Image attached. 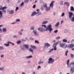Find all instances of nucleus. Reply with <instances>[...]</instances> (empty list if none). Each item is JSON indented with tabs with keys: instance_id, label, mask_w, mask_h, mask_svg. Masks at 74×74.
Wrapping results in <instances>:
<instances>
[{
	"instance_id": "e433bc0d",
	"label": "nucleus",
	"mask_w": 74,
	"mask_h": 74,
	"mask_svg": "<svg viewBox=\"0 0 74 74\" xmlns=\"http://www.w3.org/2000/svg\"><path fill=\"white\" fill-rule=\"evenodd\" d=\"M16 22L17 23V22H20V19H17L16 20Z\"/></svg>"
},
{
	"instance_id": "79ce46f5",
	"label": "nucleus",
	"mask_w": 74,
	"mask_h": 74,
	"mask_svg": "<svg viewBox=\"0 0 74 74\" xmlns=\"http://www.w3.org/2000/svg\"><path fill=\"white\" fill-rule=\"evenodd\" d=\"M71 43L74 44V39H73L71 40Z\"/></svg>"
},
{
	"instance_id": "58836bf2",
	"label": "nucleus",
	"mask_w": 74,
	"mask_h": 74,
	"mask_svg": "<svg viewBox=\"0 0 74 74\" xmlns=\"http://www.w3.org/2000/svg\"><path fill=\"white\" fill-rule=\"evenodd\" d=\"M21 43V41L20 40L17 41V44H19Z\"/></svg>"
},
{
	"instance_id": "0e129e2a",
	"label": "nucleus",
	"mask_w": 74,
	"mask_h": 74,
	"mask_svg": "<svg viewBox=\"0 0 74 74\" xmlns=\"http://www.w3.org/2000/svg\"><path fill=\"white\" fill-rule=\"evenodd\" d=\"M2 12H3L4 13H6V11L5 10H2Z\"/></svg>"
},
{
	"instance_id": "f257e3e1",
	"label": "nucleus",
	"mask_w": 74,
	"mask_h": 74,
	"mask_svg": "<svg viewBox=\"0 0 74 74\" xmlns=\"http://www.w3.org/2000/svg\"><path fill=\"white\" fill-rule=\"evenodd\" d=\"M48 30L49 31L50 33H51L52 31L53 30V29L52 28V25L51 24H50L47 25V28H46L45 30V31H48Z\"/></svg>"
},
{
	"instance_id": "dca6fc26",
	"label": "nucleus",
	"mask_w": 74,
	"mask_h": 74,
	"mask_svg": "<svg viewBox=\"0 0 74 74\" xmlns=\"http://www.w3.org/2000/svg\"><path fill=\"white\" fill-rule=\"evenodd\" d=\"M9 14H14V11L13 10H10Z\"/></svg>"
},
{
	"instance_id": "7c9ffc66",
	"label": "nucleus",
	"mask_w": 74,
	"mask_h": 74,
	"mask_svg": "<svg viewBox=\"0 0 74 74\" xmlns=\"http://www.w3.org/2000/svg\"><path fill=\"white\" fill-rule=\"evenodd\" d=\"M42 6H43V7H44L45 8H46L47 7V5L46 3H44V4Z\"/></svg>"
},
{
	"instance_id": "2eb2a0df",
	"label": "nucleus",
	"mask_w": 74,
	"mask_h": 74,
	"mask_svg": "<svg viewBox=\"0 0 74 74\" xmlns=\"http://www.w3.org/2000/svg\"><path fill=\"white\" fill-rule=\"evenodd\" d=\"M50 45L48 43H46L45 45V46L47 48H48L49 47H50Z\"/></svg>"
},
{
	"instance_id": "ddd939ff",
	"label": "nucleus",
	"mask_w": 74,
	"mask_h": 74,
	"mask_svg": "<svg viewBox=\"0 0 74 74\" xmlns=\"http://www.w3.org/2000/svg\"><path fill=\"white\" fill-rule=\"evenodd\" d=\"M21 50L22 51H24L25 50L24 46L21 45Z\"/></svg>"
},
{
	"instance_id": "0eeeda50",
	"label": "nucleus",
	"mask_w": 74,
	"mask_h": 74,
	"mask_svg": "<svg viewBox=\"0 0 74 74\" xmlns=\"http://www.w3.org/2000/svg\"><path fill=\"white\" fill-rule=\"evenodd\" d=\"M73 15V12H69V18L71 19L72 17V16Z\"/></svg>"
},
{
	"instance_id": "a18cd8bd",
	"label": "nucleus",
	"mask_w": 74,
	"mask_h": 74,
	"mask_svg": "<svg viewBox=\"0 0 74 74\" xmlns=\"http://www.w3.org/2000/svg\"><path fill=\"white\" fill-rule=\"evenodd\" d=\"M4 48V47H3L2 46H1L0 47V50H2V49H3Z\"/></svg>"
},
{
	"instance_id": "c756f323",
	"label": "nucleus",
	"mask_w": 74,
	"mask_h": 74,
	"mask_svg": "<svg viewBox=\"0 0 74 74\" xmlns=\"http://www.w3.org/2000/svg\"><path fill=\"white\" fill-rule=\"evenodd\" d=\"M70 10L71 11H74V8L73 6H71L70 7Z\"/></svg>"
},
{
	"instance_id": "2f4dec72",
	"label": "nucleus",
	"mask_w": 74,
	"mask_h": 74,
	"mask_svg": "<svg viewBox=\"0 0 74 74\" xmlns=\"http://www.w3.org/2000/svg\"><path fill=\"white\" fill-rule=\"evenodd\" d=\"M59 22H58L56 23V24L55 25V27H57L58 26H59Z\"/></svg>"
},
{
	"instance_id": "09e8293b",
	"label": "nucleus",
	"mask_w": 74,
	"mask_h": 74,
	"mask_svg": "<svg viewBox=\"0 0 74 74\" xmlns=\"http://www.w3.org/2000/svg\"><path fill=\"white\" fill-rule=\"evenodd\" d=\"M60 38V36H58L57 37H56V40H58Z\"/></svg>"
},
{
	"instance_id": "423d86ee",
	"label": "nucleus",
	"mask_w": 74,
	"mask_h": 74,
	"mask_svg": "<svg viewBox=\"0 0 74 74\" xmlns=\"http://www.w3.org/2000/svg\"><path fill=\"white\" fill-rule=\"evenodd\" d=\"M74 72V67L73 66H71L70 68V73L71 74L73 73Z\"/></svg>"
},
{
	"instance_id": "e2e57ef3",
	"label": "nucleus",
	"mask_w": 74,
	"mask_h": 74,
	"mask_svg": "<svg viewBox=\"0 0 74 74\" xmlns=\"http://www.w3.org/2000/svg\"><path fill=\"white\" fill-rule=\"evenodd\" d=\"M71 65H73V66H74V62H72L71 63V64H70Z\"/></svg>"
},
{
	"instance_id": "a211bd4d",
	"label": "nucleus",
	"mask_w": 74,
	"mask_h": 74,
	"mask_svg": "<svg viewBox=\"0 0 74 74\" xmlns=\"http://www.w3.org/2000/svg\"><path fill=\"white\" fill-rule=\"evenodd\" d=\"M3 14L2 11H0V19L3 17Z\"/></svg>"
},
{
	"instance_id": "412c9836",
	"label": "nucleus",
	"mask_w": 74,
	"mask_h": 74,
	"mask_svg": "<svg viewBox=\"0 0 74 74\" xmlns=\"http://www.w3.org/2000/svg\"><path fill=\"white\" fill-rule=\"evenodd\" d=\"M27 40V38H24L22 39V41L23 42Z\"/></svg>"
},
{
	"instance_id": "1a4fd4ad",
	"label": "nucleus",
	"mask_w": 74,
	"mask_h": 74,
	"mask_svg": "<svg viewBox=\"0 0 74 74\" xmlns=\"http://www.w3.org/2000/svg\"><path fill=\"white\" fill-rule=\"evenodd\" d=\"M69 60H68L67 61L66 64H67V67H68L69 68L71 67V64H69Z\"/></svg>"
},
{
	"instance_id": "052dcab7",
	"label": "nucleus",
	"mask_w": 74,
	"mask_h": 74,
	"mask_svg": "<svg viewBox=\"0 0 74 74\" xmlns=\"http://www.w3.org/2000/svg\"><path fill=\"white\" fill-rule=\"evenodd\" d=\"M10 42V44H12L13 46V45H14V43H13L12 42Z\"/></svg>"
},
{
	"instance_id": "3c124183",
	"label": "nucleus",
	"mask_w": 74,
	"mask_h": 74,
	"mask_svg": "<svg viewBox=\"0 0 74 74\" xmlns=\"http://www.w3.org/2000/svg\"><path fill=\"white\" fill-rule=\"evenodd\" d=\"M41 9L42 10H43L44 9V7H43V6H42Z\"/></svg>"
},
{
	"instance_id": "bb28decb",
	"label": "nucleus",
	"mask_w": 74,
	"mask_h": 74,
	"mask_svg": "<svg viewBox=\"0 0 74 74\" xmlns=\"http://www.w3.org/2000/svg\"><path fill=\"white\" fill-rule=\"evenodd\" d=\"M29 50L30 52L33 53V50L31 48H30Z\"/></svg>"
},
{
	"instance_id": "69168bd1",
	"label": "nucleus",
	"mask_w": 74,
	"mask_h": 74,
	"mask_svg": "<svg viewBox=\"0 0 74 74\" xmlns=\"http://www.w3.org/2000/svg\"><path fill=\"white\" fill-rule=\"evenodd\" d=\"M4 56V55H2L1 56V58H3Z\"/></svg>"
},
{
	"instance_id": "b1692460",
	"label": "nucleus",
	"mask_w": 74,
	"mask_h": 74,
	"mask_svg": "<svg viewBox=\"0 0 74 74\" xmlns=\"http://www.w3.org/2000/svg\"><path fill=\"white\" fill-rule=\"evenodd\" d=\"M64 5L66 4V5L68 6H69V2H65L64 3Z\"/></svg>"
},
{
	"instance_id": "6ab92c4d",
	"label": "nucleus",
	"mask_w": 74,
	"mask_h": 74,
	"mask_svg": "<svg viewBox=\"0 0 74 74\" xmlns=\"http://www.w3.org/2000/svg\"><path fill=\"white\" fill-rule=\"evenodd\" d=\"M46 11H48L49 10H50V7H47L46 8Z\"/></svg>"
},
{
	"instance_id": "f3484780",
	"label": "nucleus",
	"mask_w": 74,
	"mask_h": 74,
	"mask_svg": "<svg viewBox=\"0 0 74 74\" xmlns=\"http://www.w3.org/2000/svg\"><path fill=\"white\" fill-rule=\"evenodd\" d=\"M44 62L42 60H40L38 62V65H40L41 64H43Z\"/></svg>"
},
{
	"instance_id": "5fc2aeb1",
	"label": "nucleus",
	"mask_w": 74,
	"mask_h": 74,
	"mask_svg": "<svg viewBox=\"0 0 74 74\" xmlns=\"http://www.w3.org/2000/svg\"><path fill=\"white\" fill-rule=\"evenodd\" d=\"M18 9H19V8L18 7H16L15 10L16 11H17V10H18Z\"/></svg>"
},
{
	"instance_id": "603ef678",
	"label": "nucleus",
	"mask_w": 74,
	"mask_h": 74,
	"mask_svg": "<svg viewBox=\"0 0 74 74\" xmlns=\"http://www.w3.org/2000/svg\"><path fill=\"white\" fill-rule=\"evenodd\" d=\"M65 15V13H62V14H61V16L63 17Z\"/></svg>"
},
{
	"instance_id": "864d4df0",
	"label": "nucleus",
	"mask_w": 74,
	"mask_h": 74,
	"mask_svg": "<svg viewBox=\"0 0 74 74\" xmlns=\"http://www.w3.org/2000/svg\"><path fill=\"white\" fill-rule=\"evenodd\" d=\"M42 26L44 27L45 28H47V26L45 25H42Z\"/></svg>"
},
{
	"instance_id": "37998d69",
	"label": "nucleus",
	"mask_w": 74,
	"mask_h": 74,
	"mask_svg": "<svg viewBox=\"0 0 74 74\" xmlns=\"http://www.w3.org/2000/svg\"><path fill=\"white\" fill-rule=\"evenodd\" d=\"M68 50L66 51L65 52V56H67V53H68Z\"/></svg>"
},
{
	"instance_id": "9d476101",
	"label": "nucleus",
	"mask_w": 74,
	"mask_h": 74,
	"mask_svg": "<svg viewBox=\"0 0 74 74\" xmlns=\"http://www.w3.org/2000/svg\"><path fill=\"white\" fill-rule=\"evenodd\" d=\"M33 33H34L35 36H38V34L36 30H33Z\"/></svg>"
},
{
	"instance_id": "7ed1b4c3",
	"label": "nucleus",
	"mask_w": 74,
	"mask_h": 74,
	"mask_svg": "<svg viewBox=\"0 0 74 74\" xmlns=\"http://www.w3.org/2000/svg\"><path fill=\"white\" fill-rule=\"evenodd\" d=\"M42 14L41 12H36L35 11L33 12L32 14H31V16H34L35 15L38 14V15H40Z\"/></svg>"
},
{
	"instance_id": "774afa93",
	"label": "nucleus",
	"mask_w": 74,
	"mask_h": 74,
	"mask_svg": "<svg viewBox=\"0 0 74 74\" xmlns=\"http://www.w3.org/2000/svg\"><path fill=\"white\" fill-rule=\"evenodd\" d=\"M36 11L37 12H40L39 9H38L36 10Z\"/></svg>"
},
{
	"instance_id": "cd10ccee",
	"label": "nucleus",
	"mask_w": 74,
	"mask_h": 74,
	"mask_svg": "<svg viewBox=\"0 0 74 74\" xmlns=\"http://www.w3.org/2000/svg\"><path fill=\"white\" fill-rule=\"evenodd\" d=\"M24 46L25 47V48L27 49H28V45H24Z\"/></svg>"
},
{
	"instance_id": "bf43d9fd",
	"label": "nucleus",
	"mask_w": 74,
	"mask_h": 74,
	"mask_svg": "<svg viewBox=\"0 0 74 74\" xmlns=\"http://www.w3.org/2000/svg\"><path fill=\"white\" fill-rule=\"evenodd\" d=\"M58 30H55V31L54 32L55 33H56L58 32Z\"/></svg>"
},
{
	"instance_id": "9b49d317",
	"label": "nucleus",
	"mask_w": 74,
	"mask_h": 74,
	"mask_svg": "<svg viewBox=\"0 0 74 74\" xmlns=\"http://www.w3.org/2000/svg\"><path fill=\"white\" fill-rule=\"evenodd\" d=\"M38 30L41 32H43V31H45L44 29L43 28H39L38 29Z\"/></svg>"
},
{
	"instance_id": "c85d7f7f",
	"label": "nucleus",
	"mask_w": 74,
	"mask_h": 74,
	"mask_svg": "<svg viewBox=\"0 0 74 74\" xmlns=\"http://www.w3.org/2000/svg\"><path fill=\"white\" fill-rule=\"evenodd\" d=\"M2 31L3 32H7L6 29L5 28H3L2 29Z\"/></svg>"
},
{
	"instance_id": "4be33fe9",
	"label": "nucleus",
	"mask_w": 74,
	"mask_h": 74,
	"mask_svg": "<svg viewBox=\"0 0 74 74\" xmlns=\"http://www.w3.org/2000/svg\"><path fill=\"white\" fill-rule=\"evenodd\" d=\"M30 46L31 48H32L33 49H36V47H35L34 46H33L32 45H31Z\"/></svg>"
},
{
	"instance_id": "f03ea898",
	"label": "nucleus",
	"mask_w": 74,
	"mask_h": 74,
	"mask_svg": "<svg viewBox=\"0 0 74 74\" xmlns=\"http://www.w3.org/2000/svg\"><path fill=\"white\" fill-rule=\"evenodd\" d=\"M61 43V41H58L57 42H55L54 44L53 45V47L54 48V50L56 51V45H59Z\"/></svg>"
},
{
	"instance_id": "393cba45",
	"label": "nucleus",
	"mask_w": 74,
	"mask_h": 74,
	"mask_svg": "<svg viewBox=\"0 0 74 74\" xmlns=\"http://www.w3.org/2000/svg\"><path fill=\"white\" fill-rule=\"evenodd\" d=\"M33 57L32 56H28L26 57V58L27 59H29V58H32Z\"/></svg>"
},
{
	"instance_id": "f704fd0d",
	"label": "nucleus",
	"mask_w": 74,
	"mask_h": 74,
	"mask_svg": "<svg viewBox=\"0 0 74 74\" xmlns=\"http://www.w3.org/2000/svg\"><path fill=\"white\" fill-rule=\"evenodd\" d=\"M4 69V67H0V70L1 71H3Z\"/></svg>"
},
{
	"instance_id": "5701e85b",
	"label": "nucleus",
	"mask_w": 74,
	"mask_h": 74,
	"mask_svg": "<svg viewBox=\"0 0 74 74\" xmlns=\"http://www.w3.org/2000/svg\"><path fill=\"white\" fill-rule=\"evenodd\" d=\"M53 48H54V49H50V51H48V53H51L53 50H54V47H53Z\"/></svg>"
},
{
	"instance_id": "4c0bfd02",
	"label": "nucleus",
	"mask_w": 74,
	"mask_h": 74,
	"mask_svg": "<svg viewBox=\"0 0 74 74\" xmlns=\"http://www.w3.org/2000/svg\"><path fill=\"white\" fill-rule=\"evenodd\" d=\"M24 3L23 2H22L20 4L21 7H23L24 5Z\"/></svg>"
},
{
	"instance_id": "39448f33",
	"label": "nucleus",
	"mask_w": 74,
	"mask_h": 74,
	"mask_svg": "<svg viewBox=\"0 0 74 74\" xmlns=\"http://www.w3.org/2000/svg\"><path fill=\"white\" fill-rule=\"evenodd\" d=\"M49 61L48 62V63L49 64H53V62L54 61V60L52 58H49Z\"/></svg>"
},
{
	"instance_id": "4468645a",
	"label": "nucleus",
	"mask_w": 74,
	"mask_h": 74,
	"mask_svg": "<svg viewBox=\"0 0 74 74\" xmlns=\"http://www.w3.org/2000/svg\"><path fill=\"white\" fill-rule=\"evenodd\" d=\"M10 43V42L8 41V42H7V44L4 43V45L5 46V47H9L10 46V45H9Z\"/></svg>"
},
{
	"instance_id": "6e6d98bb",
	"label": "nucleus",
	"mask_w": 74,
	"mask_h": 74,
	"mask_svg": "<svg viewBox=\"0 0 74 74\" xmlns=\"http://www.w3.org/2000/svg\"><path fill=\"white\" fill-rule=\"evenodd\" d=\"M35 43H37V44H38V43H39V42H38V41L37 40H36L35 41Z\"/></svg>"
},
{
	"instance_id": "a19ab883",
	"label": "nucleus",
	"mask_w": 74,
	"mask_h": 74,
	"mask_svg": "<svg viewBox=\"0 0 74 74\" xmlns=\"http://www.w3.org/2000/svg\"><path fill=\"white\" fill-rule=\"evenodd\" d=\"M6 8H7L5 6L2 8V9L1 10H4V9H6Z\"/></svg>"
},
{
	"instance_id": "f8f14e48",
	"label": "nucleus",
	"mask_w": 74,
	"mask_h": 74,
	"mask_svg": "<svg viewBox=\"0 0 74 74\" xmlns=\"http://www.w3.org/2000/svg\"><path fill=\"white\" fill-rule=\"evenodd\" d=\"M54 3V1H52L50 5V7L53 8V3Z\"/></svg>"
},
{
	"instance_id": "338daca9",
	"label": "nucleus",
	"mask_w": 74,
	"mask_h": 74,
	"mask_svg": "<svg viewBox=\"0 0 74 74\" xmlns=\"http://www.w3.org/2000/svg\"><path fill=\"white\" fill-rule=\"evenodd\" d=\"M34 28L33 27H31V30H34Z\"/></svg>"
},
{
	"instance_id": "473e14b6",
	"label": "nucleus",
	"mask_w": 74,
	"mask_h": 74,
	"mask_svg": "<svg viewBox=\"0 0 74 74\" xmlns=\"http://www.w3.org/2000/svg\"><path fill=\"white\" fill-rule=\"evenodd\" d=\"M62 42H64L66 43L67 42V40H66L65 39H64L62 40Z\"/></svg>"
},
{
	"instance_id": "ea45409f",
	"label": "nucleus",
	"mask_w": 74,
	"mask_h": 74,
	"mask_svg": "<svg viewBox=\"0 0 74 74\" xmlns=\"http://www.w3.org/2000/svg\"><path fill=\"white\" fill-rule=\"evenodd\" d=\"M6 8H7L5 6L2 8V9L1 10H4V9H6Z\"/></svg>"
},
{
	"instance_id": "72a5a7b5",
	"label": "nucleus",
	"mask_w": 74,
	"mask_h": 74,
	"mask_svg": "<svg viewBox=\"0 0 74 74\" xmlns=\"http://www.w3.org/2000/svg\"><path fill=\"white\" fill-rule=\"evenodd\" d=\"M29 1V0H25L24 2L25 3H28Z\"/></svg>"
},
{
	"instance_id": "49530a36",
	"label": "nucleus",
	"mask_w": 74,
	"mask_h": 74,
	"mask_svg": "<svg viewBox=\"0 0 74 74\" xmlns=\"http://www.w3.org/2000/svg\"><path fill=\"white\" fill-rule=\"evenodd\" d=\"M56 12H53V15L54 16H55L56 15Z\"/></svg>"
},
{
	"instance_id": "13d9d810",
	"label": "nucleus",
	"mask_w": 74,
	"mask_h": 74,
	"mask_svg": "<svg viewBox=\"0 0 74 74\" xmlns=\"http://www.w3.org/2000/svg\"><path fill=\"white\" fill-rule=\"evenodd\" d=\"M41 66H38V68H37V70L39 69H41Z\"/></svg>"
},
{
	"instance_id": "a878e982",
	"label": "nucleus",
	"mask_w": 74,
	"mask_h": 74,
	"mask_svg": "<svg viewBox=\"0 0 74 74\" xmlns=\"http://www.w3.org/2000/svg\"><path fill=\"white\" fill-rule=\"evenodd\" d=\"M48 23V21H43L42 23L43 24H47Z\"/></svg>"
},
{
	"instance_id": "20e7f679",
	"label": "nucleus",
	"mask_w": 74,
	"mask_h": 74,
	"mask_svg": "<svg viewBox=\"0 0 74 74\" xmlns=\"http://www.w3.org/2000/svg\"><path fill=\"white\" fill-rule=\"evenodd\" d=\"M67 45L65 43H60V46L63 49H65L67 47Z\"/></svg>"
},
{
	"instance_id": "6e6552de",
	"label": "nucleus",
	"mask_w": 74,
	"mask_h": 74,
	"mask_svg": "<svg viewBox=\"0 0 74 74\" xmlns=\"http://www.w3.org/2000/svg\"><path fill=\"white\" fill-rule=\"evenodd\" d=\"M74 47V45L73 44H70L68 46V48H71Z\"/></svg>"
},
{
	"instance_id": "de8ad7c7",
	"label": "nucleus",
	"mask_w": 74,
	"mask_h": 74,
	"mask_svg": "<svg viewBox=\"0 0 74 74\" xmlns=\"http://www.w3.org/2000/svg\"><path fill=\"white\" fill-rule=\"evenodd\" d=\"M71 21H72L74 22V17H73L72 18Z\"/></svg>"
},
{
	"instance_id": "8fccbe9b",
	"label": "nucleus",
	"mask_w": 74,
	"mask_h": 74,
	"mask_svg": "<svg viewBox=\"0 0 74 74\" xmlns=\"http://www.w3.org/2000/svg\"><path fill=\"white\" fill-rule=\"evenodd\" d=\"M71 57L72 58H73L74 57V55L73 54H71Z\"/></svg>"
},
{
	"instance_id": "680f3d73",
	"label": "nucleus",
	"mask_w": 74,
	"mask_h": 74,
	"mask_svg": "<svg viewBox=\"0 0 74 74\" xmlns=\"http://www.w3.org/2000/svg\"><path fill=\"white\" fill-rule=\"evenodd\" d=\"M36 7V5H34L33 6V8H35V7Z\"/></svg>"
},
{
	"instance_id": "4d7b16f0",
	"label": "nucleus",
	"mask_w": 74,
	"mask_h": 74,
	"mask_svg": "<svg viewBox=\"0 0 74 74\" xmlns=\"http://www.w3.org/2000/svg\"><path fill=\"white\" fill-rule=\"evenodd\" d=\"M18 36L17 35H14V37H13L14 38H18Z\"/></svg>"
},
{
	"instance_id": "aec40b11",
	"label": "nucleus",
	"mask_w": 74,
	"mask_h": 74,
	"mask_svg": "<svg viewBox=\"0 0 74 74\" xmlns=\"http://www.w3.org/2000/svg\"><path fill=\"white\" fill-rule=\"evenodd\" d=\"M63 1H60V5H61V6H62L63 5Z\"/></svg>"
},
{
	"instance_id": "c9c22d12",
	"label": "nucleus",
	"mask_w": 74,
	"mask_h": 74,
	"mask_svg": "<svg viewBox=\"0 0 74 74\" xmlns=\"http://www.w3.org/2000/svg\"><path fill=\"white\" fill-rule=\"evenodd\" d=\"M18 33L19 34H20V36H22V35L23 33H22V32H21L18 31Z\"/></svg>"
},
{
	"instance_id": "c03bdc74",
	"label": "nucleus",
	"mask_w": 74,
	"mask_h": 74,
	"mask_svg": "<svg viewBox=\"0 0 74 74\" xmlns=\"http://www.w3.org/2000/svg\"><path fill=\"white\" fill-rule=\"evenodd\" d=\"M40 3L41 4H43L44 2L42 0H40Z\"/></svg>"
}]
</instances>
